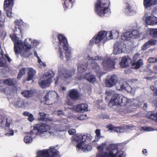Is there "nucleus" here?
Masks as SVG:
<instances>
[{
	"instance_id": "f3484780",
	"label": "nucleus",
	"mask_w": 157,
	"mask_h": 157,
	"mask_svg": "<svg viewBox=\"0 0 157 157\" xmlns=\"http://www.w3.org/2000/svg\"><path fill=\"white\" fill-rule=\"evenodd\" d=\"M121 96L118 94H115L112 97L111 100L109 101V105L111 106L114 105H120Z\"/></svg>"
},
{
	"instance_id": "5701e85b",
	"label": "nucleus",
	"mask_w": 157,
	"mask_h": 157,
	"mask_svg": "<svg viewBox=\"0 0 157 157\" xmlns=\"http://www.w3.org/2000/svg\"><path fill=\"white\" fill-rule=\"evenodd\" d=\"M146 22L149 25L157 24V17L155 16H149L146 19Z\"/></svg>"
},
{
	"instance_id": "7ed1b4c3",
	"label": "nucleus",
	"mask_w": 157,
	"mask_h": 157,
	"mask_svg": "<svg viewBox=\"0 0 157 157\" xmlns=\"http://www.w3.org/2000/svg\"><path fill=\"white\" fill-rule=\"evenodd\" d=\"M59 46L58 55L61 59H63L65 55L67 61L69 60L72 56L70 47H68L67 38L62 35H59L58 36Z\"/></svg>"
},
{
	"instance_id": "5fc2aeb1",
	"label": "nucleus",
	"mask_w": 157,
	"mask_h": 157,
	"mask_svg": "<svg viewBox=\"0 0 157 157\" xmlns=\"http://www.w3.org/2000/svg\"><path fill=\"white\" fill-rule=\"evenodd\" d=\"M114 91L112 90H109L105 92V94L108 96L112 95L113 94Z\"/></svg>"
},
{
	"instance_id": "dca6fc26",
	"label": "nucleus",
	"mask_w": 157,
	"mask_h": 157,
	"mask_svg": "<svg viewBox=\"0 0 157 157\" xmlns=\"http://www.w3.org/2000/svg\"><path fill=\"white\" fill-rule=\"evenodd\" d=\"M117 82V78L115 75L108 76L105 81V84L106 86L111 87L114 86Z\"/></svg>"
},
{
	"instance_id": "37998d69",
	"label": "nucleus",
	"mask_w": 157,
	"mask_h": 157,
	"mask_svg": "<svg viewBox=\"0 0 157 157\" xmlns=\"http://www.w3.org/2000/svg\"><path fill=\"white\" fill-rule=\"evenodd\" d=\"M25 73V68H22L21 69L20 71L17 78L18 79H20L21 78L22 76L24 75Z\"/></svg>"
},
{
	"instance_id": "c756f323",
	"label": "nucleus",
	"mask_w": 157,
	"mask_h": 157,
	"mask_svg": "<svg viewBox=\"0 0 157 157\" xmlns=\"http://www.w3.org/2000/svg\"><path fill=\"white\" fill-rule=\"evenodd\" d=\"M28 76L27 78V81H29L32 79L33 77L35 75L36 71L32 68H29L28 69Z\"/></svg>"
},
{
	"instance_id": "72a5a7b5",
	"label": "nucleus",
	"mask_w": 157,
	"mask_h": 157,
	"mask_svg": "<svg viewBox=\"0 0 157 157\" xmlns=\"http://www.w3.org/2000/svg\"><path fill=\"white\" fill-rule=\"evenodd\" d=\"M108 33L109 34L108 36L109 39L117 38L119 36V33L116 31L108 32Z\"/></svg>"
},
{
	"instance_id": "052dcab7",
	"label": "nucleus",
	"mask_w": 157,
	"mask_h": 157,
	"mask_svg": "<svg viewBox=\"0 0 157 157\" xmlns=\"http://www.w3.org/2000/svg\"><path fill=\"white\" fill-rule=\"evenodd\" d=\"M114 127H115L112 124H109L107 126V128H108L109 130L111 131H114Z\"/></svg>"
},
{
	"instance_id": "4be33fe9",
	"label": "nucleus",
	"mask_w": 157,
	"mask_h": 157,
	"mask_svg": "<svg viewBox=\"0 0 157 157\" xmlns=\"http://www.w3.org/2000/svg\"><path fill=\"white\" fill-rule=\"evenodd\" d=\"M156 40H155L151 39L145 43L141 47V49L143 51L146 50L147 49L150 47L151 46L155 45L156 42Z\"/></svg>"
},
{
	"instance_id": "774afa93",
	"label": "nucleus",
	"mask_w": 157,
	"mask_h": 157,
	"mask_svg": "<svg viewBox=\"0 0 157 157\" xmlns=\"http://www.w3.org/2000/svg\"><path fill=\"white\" fill-rule=\"evenodd\" d=\"M153 102L154 104L155 105L156 107H157V98Z\"/></svg>"
},
{
	"instance_id": "393cba45",
	"label": "nucleus",
	"mask_w": 157,
	"mask_h": 157,
	"mask_svg": "<svg viewBox=\"0 0 157 157\" xmlns=\"http://www.w3.org/2000/svg\"><path fill=\"white\" fill-rule=\"evenodd\" d=\"M69 95L70 98L73 99L77 100L79 97V94L76 89H71L69 91Z\"/></svg>"
},
{
	"instance_id": "bb28decb",
	"label": "nucleus",
	"mask_w": 157,
	"mask_h": 157,
	"mask_svg": "<svg viewBox=\"0 0 157 157\" xmlns=\"http://www.w3.org/2000/svg\"><path fill=\"white\" fill-rule=\"evenodd\" d=\"M156 0H144V5L145 8H148L156 4Z\"/></svg>"
},
{
	"instance_id": "6e6552de",
	"label": "nucleus",
	"mask_w": 157,
	"mask_h": 157,
	"mask_svg": "<svg viewBox=\"0 0 157 157\" xmlns=\"http://www.w3.org/2000/svg\"><path fill=\"white\" fill-rule=\"evenodd\" d=\"M45 103L47 105H52L58 100L56 93L55 91L49 92L44 97Z\"/></svg>"
},
{
	"instance_id": "6ab92c4d",
	"label": "nucleus",
	"mask_w": 157,
	"mask_h": 157,
	"mask_svg": "<svg viewBox=\"0 0 157 157\" xmlns=\"http://www.w3.org/2000/svg\"><path fill=\"white\" fill-rule=\"evenodd\" d=\"M132 62V60L130 58L124 56L122 58L121 61L119 63V64L122 68L127 67L129 66Z\"/></svg>"
},
{
	"instance_id": "bf43d9fd",
	"label": "nucleus",
	"mask_w": 157,
	"mask_h": 157,
	"mask_svg": "<svg viewBox=\"0 0 157 157\" xmlns=\"http://www.w3.org/2000/svg\"><path fill=\"white\" fill-rule=\"evenodd\" d=\"M28 117V120L30 122L32 121L34 119L33 116L32 114H30Z\"/></svg>"
},
{
	"instance_id": "c03bdc74",
	"label": "nucleus",
	"mask_w": 157,
	"mask_h": 157,
	"mask_svg": "<svg viewBox=\"0 0 157 157\" xmlns=\"http://www.w3.org/2000/svg\"><path fill=\"white\" fill-rule=\"evenodd\" d=\"M6 127H8L9 128V133L6 134V135L7 136H13L14 135V133L13 130L12 129V128L10 127L9 126H6Z\"/></svg>"
},
{
	"instance_id": "338daca9",
	"label": "nucleus",
	"mask_w": 157,
	"mask_h": 157,
	"mask_svg": "<svg viewBox=\"0 0 157 157\" xmlns=\"http://www.w3.org/2000/svg\"><path fill=\"white\" fill-rule=\"evenodd\" d=\"M34 55L35 56L37 57V60L40 59V58L37 55L36 52V51H34Z\"/></svg>"
},
{
	"instance_id": "8fccbe9b",
	"label": "nucleus",
	"mask_w": 157,
	"mask_h": 157,
	"mask_svg": "<svg viewBox=\"0 0 157 157\" xmlns=\"http://www.w3.org/2000/svg\"><path fill=\"white\" fill-rule=\"evenodd\" d=\"M148 60L149 62L150 63H154L157 62V58L151 57L149 58Z\"/></svg>"
},
{
	"instance_id": "ea45409f",
	"label": "nucleus",
	"mask_w": 157,
	"mask_h": 157,
	"mask_svg": "<svg viewBox=\"0 0 157 157\" xmlns=\"http://www.w3.org/2000/svg\"><path fill=\"white\" fill-rule=\"evenodd\" d=\"M119 111L121 115H124L128 113V110L127 108L124 107L122 108H120L119 109Z\"/></svg>"
},
{
	"instance_id": "e433bc0d",
	"label": "nucleus",
	"mask_w": 157,
	"mask_h": 157,
	"mask_svg": "<svg viewBox=\"0 0 157 157\" xmlns=\"http://www.w3.org/2000/svg\"><path fill=\"white\" fill-rule=\"evenodd\" d=\"M126 5L127 6L125 8V10H126V12L129 14L133 12V10H132V6L127 2L126 3Z\"/></svg>"
},
{
	"instance_id": "9d476101",
	"label": "nucleus",
	"mask_w": 157,
	"mask_h": 157,
	"mask_svg": "<svg viewBox=\"0 0 157 157\" xmlns=\"http://www.w3.org/2000/svg\"><path fill=\"white\" fill-rule=\"evenodd\" d=\"M139 32L137 30L132 32H128L123 33L121 36V39L123 40H130L131 38H137L140 36Z\"/></svg>"
},
{
	"instance_id": "39448f33",
	"label": "nucleus",
	"mask_w": 157,
	"mask_h": 157,
	"mask_svg": "<svg viewBox=\"0 0 157 157\" xmlns=\"http://www.w3.org/2000/svg\"><path fill=\"white\" fill-rule=\"evenodd\" d=\"M87 65L86 64H79L78 66V78L81 80L84 78L90 82L94 83L96 81V78L94 75L91 73H89L85 74L84 76H82V73L85 71L87 67Z\"/></svg>"
},
{
	"instance_id": "f03ea898",
	"label": "nucleus",
	"mask_w": 157,
	"mask_h": 157,
	"mask_svg": "<svg viewBox=\"0 0 157 157\" xmlns=\"http://www.w3.org/2000/svg\"><path fill=\"white\" fill-rule=\"evenodd\" d=\"M17 35L18 34L15 33V34H11L10 35V37L14 42V51L16 55L29 52V51L32 48L31 45L29 44V42H30L34 47L36 46L40 43V41L38 40L31 38L25 39L24 43H23L17 36L16 35Z\"/></svg>"
},
{
	"instance_id": "603ef678",
	"label": "nucleus",
	"mask_w": 157,
	"mask_h": 157,
	"mask_svg": "<svg viewBox=\"0 0 157 157\" xmlns=\"http://www.w3.org/2000/svg\"><path fill=\"white\" fill-rule=\"evenodd\" d=\"M95 132L96 133L95 139L93 141V143H94V142H97L98 141V129H97L95 130Z\"/></svg>"
},
{
	"instance_id": "cd10ccee",
	"label": "nucleus",
	"mask_w": 157,
	"mask_h": 157,
	"mask_svg": "<svg viewBox=\"0 0 157 157\" xmlns=\"http://www.w3.org/2000/svg\"><path fill=\"white\" fill-rule=\"evenodd\" d=\"M98 57L97 56L95 58L92 57L89 60V62L92 63L90 65L91 67L93 69H97L98 66Z\"/></svg>"
},
{
	"instance_id": "69168bd1",
	"label": "nucleus",
	"mask_w": 157,
	"mask_h": 157,
	"mask_svg": "<svg viewBox=\"0 0 157 157\" xmlns=\"http://www.w3.org/2000/svg\"><path fill=\"white\" fill-rule=\"evenodd\" d=\"M142 152L143 154H145L146 155H147V150L145 149H143Z\"/></svg>"
},
{
	"instance_id": "f8f14e48",
	"label": "nucleus",
	"mask_w": 157,
	"mask_h": 157,
	"mask_svg": "<svg viewBox=\"0 0 157 157\" xmlns=\"http://www.w3.org/2000/svg\"><path fill=\"white\" fill-rule=\"evenodd\" d=\"M115 60L109 57L103 60L101 64L105 68L107 69H112L115 67Z\"/></svg>"
},
{
	"instance_id": "58836bf2",
	"label": "nucleus",
	"mask_w": 157,
	"mask_h": 157,
	"mask_svg": "<svg viewBox=\"0 0 157 157\" xmlns=\"http://www.w3.org/2000/svg\"><path fill=\"white\" fill-rule=\"evenodd\" d=\"M33 92L31 91H25L21 93L22 95L26 98L29 97L33 95Z\"/></svg>"
},
{
	"instance_id": "9b49d317",
	"label": "nucleus",
	"mask_w": 157,
	"mask_h": 157,
	"mask_svg": "<svg viewBox=\"0 0 157 157\" xmlns=\"http://www.w3.org/2000/svg\"><path fill=\"white\" fill-rule=\"evenodd\" d=\"M13 4V0H5L4 2V9L7 15L10 17L12 16V8Z\"/></svg>"
},
{
	"instance_id": "09e8293b",
	"label": "nucleus",
	"mask_w": 157,
	"mask_h": 157,
	"mask_svg": "<svg viewBox=\"0 0 157 157\" xmlns=\"http://www.w3.org/2000/svg\"><path fill=\"white\" fill-rule=\"evenodd\" d=\"M78 119L80 120H84L87 119L86 115H81L78 117Z\"/></svg>"
},
{
	"instance_id": "13d9d810",
	"label": "nucleus",
	"mask_w": 157,
	"mask_h": 157,
	"mask_svg": "<svg viewBox=\"0 0 157 157\" xmlns=\"http://www.w3.org/2000/svg\"><path fill=\"white\" fill-rule=\"evenodd\" d=\"M58 121L63 123H67V119L63 118H62L60 120H58Z\"/></svg>"
},
{
	"instance_id": "a19ab883",
	"label": "nucleus",
	"mask_w": 157,
	"mask_h": 157,
	"mask_svg": "<svg viewBox=\"0 0 157 157\" xmlns=\"http://www.w3.org/2000/svg\"><path fill=\"white\" fill-rule=\"evenodd\" d=\"M64 5L66 8H70L71 7L72 5H71L72 0H64ZM74 2V1H72Z\"/></svg>"
},
{
	"instance_id": "2f4dec72",
	"label": "nucleus",
	"mask_w": 157,
	"mask_h": 157,
	"mask_svg": "<svg viewBox=\"0 0 157 157\" xmlns=\"http://www.w3.org/2000/svg\"><path fill=\"white\" fill-rule=\"evenodd\" d=\"M3 83L6 85L11 86L16 84L17 81L14 78H9L4 80Z\"/></svg>"
},
{
	"instance_id": "4d7b16f0",
	"label": "nucleus",
	"mask_w": 157,
	"mask_h": 157,
	"mask_svg": "<svg viewBox=\"0 0 157 157\" xmlns=\"http://www.w3.org/2000/svg\"><path fill=\"white\" fill-rule=\"evenodd\" d=\"M122 129V128L120 127H115L114 131L117 132H120Z\"/></svg>"
},
{
	"instance_id": "e2e57ef3",
	"label": "nucleus",
	"mask_w": 157,
	"mask_h": 157,
	"mask_svg": "<svg viewBox=\"0 0 157 157\" xmlns=\"http://www.w3.org/2000/svg\"><path fill=\"white\" fill-rule=\"evenodd\" d=\"M145 78L147 80H152L153 78L155 79L156 76H153L152 77H147Z\"/></svg>"
},
{
	"instance_id": "1a4fd4ad",
	"label": "nucleus",
	"mask_w": 157,
	"mask_h": 157,
	"mask_svg": "<svg viewBox=\"0 0 157 157\" xmlns=\"http://www.w3.org/2000/svg\"><path fill=\"white\" fill-rule=\"evenodd\" d=\"M107 143H104L101 144V145H99V150L101 151H103L104 148L106 147L107 151L109 152H101L100 155H99V157H115V156L112 152V150L109 147H110V144L108 147H106Z\"/></svg>"
},
{
	"instance_id": "de8ad7c7",
	"label": "nucleus",
	"mask_w": 157,
	"mask_h": 157,
	"mask_svg": "<svg viewBox=\"0 0 157 157\" xmlns=\"http://www.w3.org/2000/svg\"><path fill=\"white\" fill-rule=\"evenodd\" d=\"M151 88L153 91L154 95L157 96V88H155L154 86H151Z\"/></svg>"
},
{
	"instance_id": "aec40b11",
	"label": "nucleus",
	"mask_w": 157,
	"mask_h": 157,
	"mask_svg": "<svg viewBox=\"0 0 157 157\" xmlns=\"http://www.w3.org/2000/svg\"><path fill=\"white\" fill-rule=\"evenodd\" d=\"M58 71L60 74H63V76L65 78H67L70 77L74 74V72H71L69 71H67L63 68L62 66H59L58 68Z\"/></svg>"
},
{
	"instance_id": "c85d7f7f",
	"label": "nucleus",
	"mask_w": 157,
	"mask_h": 157,
	"mask_svg": "<svg viewBox=\"0 0 157 157\" xmlns=\"http://www.w3.org/2000/svg\"><path fill=\"white\" fill-rule=\"evenodd\" d=\"M146 116L147 118L157 122V112L154 113V112H149Z\"/></svg>"
},
{
	"instance_id": "6e6d98bb",
	"label": "nucleus",
	"mask_w": 157,
	"mask_h": 157,
	"mask_svg": "<svg viewBox=\"0 0 157 157\" xmlns=\"http://www.w3.org/2000/svg\"><path fill=\"white\" fill-rule=\"evenodd\" d=\"M68 132L69 134L72 135L76 132V131L74 129H70L68 130Z\"/></svg>"
},
{
	"instance_id": "0e129e2a",
	"label": "nucleus",
	"mask_w": 157,
	"mask_h": 157,
	"mask_svg": "<svg viewBox=\"0 0 157 157\" xmlns=\"http://www.w3.org/2000/svg\"><path fill=\"white\" fill-rule=\"evenodd\" d=\"M23 114L25 116H27L28 117L29 115L31 114V113H29L27 112H25L23 113Z\"/></svg>"
},
{
	"instance_id": "864d4df0",
	"label": "nucleus",
	"mask_w": 157,
	"mask_h": 157,
	"mask_svg": "<svg viewBox=\"0 0 157 157\" xmlns=\"http://www.w3.org/2000/svg\"><path fill=\"white\" fill-rule=\"evenodd\" d=\"M98 1H97L95 4L94 10H95V13H96L97 14H98Z\"/></svg>"
},
{
	"instance_id": "b1692460",
	"label": "nucleus",
	"mask_w": 157,
	"mask_h": 157,
	"mask_svg": "<svg viewBox=\"0 0 157 157\" xmlns=\"http://www.w3.org/2000/svg\"><path fill=\"white\" fill-rule=\"evenodd\" d=\"M16 26V29L14 30L15 32H18V34L21 33L22 32V28L23 27V22L19 21H17L15 22Z\"/></svg>"
},
{
	"instance_id": "f704fd0d",
	"label": "nucleus",
	"mask_w": 157,
	"mask_h": 157,
	"mask_svg": "<svg viewBox=\"0 0 157 157\" xmlns=\"http://www.w3.org/2000/svg\"><path fill=\"white\" fill-rule=\"evenodd\" d=\"M121 99L120 102V105L121 106H125L128 102V99L124 97L121 96Z\"/></svg>"
},
{
	"instance_id": "2eb2a0df",
	"label": "nucleus",
	"mask_w": 157,
	"mask_h": 157,
	"mask_svg": "<svg viewBox=\"0 0 157 157\" xmlns=\"http://www.w3.org/2000/svg\"><path fill=\"white\" fill-rule=\"evenodd\" d=\"M109 147L112 149V152L115 155V157H125L124 151L121 150L118 151V148L116 144H110Z\"/></svg>"
},
{
	"instance_id": "3c124183",
	"label": "nucleus",
	"mask_w": 157,
	"mask_h": 157,
	"mask_svg": "<svg viewBox=\"0 0 157 157\" xmlns=\"http://www.w3.org/2000/svg\"><path fill=\"white\" fill-rule=\"evenodd\" d=\"M132 88L129 85L127 84L125 87V89L124 90L128 92H130L132 91Z\"/></svg>"
},
{
	"instance_id": "f257e3e1",
	"label": "nucleus",
	"mask_w": 157,
	"mask_h": 157,
	"mask_svg": "<svg viewBox=\"0 0 157 157\" xmlns=\"http://www.w3.org/2000/svg\"><path fill=\"white\" fill-rule=\"evenodd\" d=\"M58 127L55 128L52 130V131H49L52 129L50 125L45 123L36 124L34 128L28 132L27 135L25 137L24 141L26 144L31 143L32 142L33 139L36 137L37 135L40 136L43 138H46L50 136H56L58 132L64 131L67 129L66 126H62L60 128Z\"/></svg>"
},
{
	"instance_id": "4468645a",
	"label": "nucleus",
	"mask_w": 157,
	"mask_h": 157,
	"mask_svg": "<svg viewBox=\"0 0 157 157\" xmlns=\"http://www.w3.org/2000/svg\"><path fill=\"white\" fill-rule=\"evenodd\" d=\"M9 101L16 108L24 107L27 105V103H24L23 100L20 98L11 99L9 100Z\"/></svg>"
},
{
	"instance_id": "ddd939ff",
	"label": "nucleus",
	"mask_w": 157,
	"mask_h": 157,
	"mask_svg": "<svg viewBox=\"0 0 157 157\" xmlns=\"http://www.w3.org/2000/svg\"><path fill=\"white\" fill-rule=\"evenodd\" d=\"M0 126L3 127L4 126H9L12 128L13 126L12 119L10 117L6 118L2 115H0Z\"/></svg>"
},
{
	"instance_id": "c9c22d12",
	"label": "nucleus",
	"mask_w": 157,
	"mask_h": 157,
	"mask_svg": "<svg viewBox=\"0 0 157 157\" xmlns=\"http://www.w3.org/2000/svg\"><path fill=\"white\" fill-rule=\"evenodd\" d=\"M150 35L152 37L157 38V29H151Z\"/></svg>"
},
{
	"instance_id": "423d86ee",
	"label": "nucleus",
	"mask_w": 157,
	"mask_h": 157,
	"mask_svg": "<svg viewBox=\"0 0 157 157\" xmlns=\"http://www.w3.org/2000/svg\"><path fill=\"white\" fill-rule=\"evenodd\" d=\"M110 4L109 0H99V16L107 17L110 15Z\"/></svg>"
},
{
	"instance_id": "a18cd8bd",
	"label": "nucleus",
	"mask_w": 157,
	"mask_h": 157,
	"mask_svg": "<svg viewBox=\"0 0 157 157\" xmlns=\"http://www.w3.org/2000/svg\"><path fill=\"white\" fill-rule=\"evenodd\" d=\"M38 62L39 63V65L40 68L43 67H45L46 65L45 63L44 62H42L40 58L38 60Z\"/></svg>"
},
{
	"instance_id": "a211bd4d",
	"label": "nucleus",
	"mask_w": 157,
	"mask_h": 157,
	"mask_svg": "<svg viewBox=\"0 0 157 157\" xmlns=\"http://www.w3.org/2000/svg\"><path fill=\"white\" fill-rule=\"evenodd\" d=\"M0 54L2 56L0 58V66L4 67L6 65V58L7 59L9 62H11V60L7 55H5L4 56L5 57H4V53L2 49L1 50Z\"/></svg>"
},
{
	"instance_id": "7c9ffc66",
	"label": "nucleus",
	"mask_w": 157,
	"mask_h": 157,
	"mask_svg": "<svg viewBox=\"0 0 157 157\" xmlns=\"http://www.w3.org/2000/svg\"><path fill=\"white\" fill-rule=\"evenodd\" d=\"M143 64V60L140 59L137 61L133 63L132 64V66L135 69H138L141 67Z\"/></svg>"
},
{
	"instance_id": "680f3d73",
	"label": "nucleus",
	"mask_w": 157,
	"mask_h": 157,
	"mask_svg": "<svg viewBox=\"0 0 157 157\" xmlns=\"http://www.w3.org/2000/svg\"><path fill=\"white\" fill-rule=\"evenodd\" d=\"M140 54L138 53H136L133 56V59L134 61L136 60L139 57Z\"/></svg>"
},
{
	"instance_id": "20e7f679",
	"label": "nucleus",
	"mask_w": 157,
	"mask_h": 157,
	"mask_svg": "<svg viewBox=\"0 0 157 157\" xmlns=\"http://www.w3.org/2000/svg\"><path fill=\"white\" fill-rule=\"evenodd\" d=\"M92 138V137L90 134L87 135H76L73 136L72 139L78 142L76 145L77 148L86 152L90 151L92 149L91 145L87 144L91 141Z\"/></svg>"
},
{
	"instance_id": "4c0bfd02",
	"label": "nucleus",
	"mask_w": 157,
	"mask_h": 157,
	"mask_svg": "<svg viewBox=\"0 0 157 157\" xmlns=\"http://www.w3.org/2000/svg\"><path fill=\"white\" fill-rule=\"evenodd\" d=\"M98 43V33L96 34L90 41V44L93 45Z\"/></svg>"
},
{
	"instance_id": "0eeeda50",
	"label": "nucleus",
	"mask_w": 157,
	"mask_h": 157,
	"mask_svg": "<svg viewBox=\"0 0 157 157\" xmlns=\"http://www.w3.org/2000/svg\"><path fill=\"white\" fill-rule=\"evenodd\" d=\"M53 78V76L48 71L44 74L40 78L38 83L39 85L42 88H45L49 86L51 79Z\"/></svg>"
},
{
	"instance_id": "473e14b6",
	"label": "nucleus",
	"mask_w": 157,
	"mask_h": 157,
	"mask_svg": "<svg viewBox=\"0 0 157 157\" xmlns=\"http://www.w3.org/2000/svg\"><path fill=\"white\" fill-rule=\"evenodd\" d=\"M122 42H116L114 46V50L113 51V53L115 55H117L119 53V51H116V50L119 49L121 48V44Z\"/></svg>"
},
{
	"instance_id": "a878e982",
	"label": "nucleus",
	"mask_w": 157,
	"mask_h": 157,
	"mask_svg": "<svg viewBox=\"0 0 157 157\" xmlns=\"http://www.w3.org/2000/svg\"><path fill=\"white\" fill-rule=\"evenodd\" d=\"M88 105L86 104L78 105L76 108V110L78 112H84L87 110Z\"/></svg>"
},
{
	"instance_id": "412c9836",
	"label": "nucleus",
	"mask_w": 157,
	"mask_h": 157,
	"mask_svg": "<svg viewBox=\"0 0 157 157\" xmlns=\"http://www.w3.org/2000/svg\"><path fill=\"white\" fill-rule=\"evenodd\" d=\"M108 33L106 31H101L99 32V44H100V42L102 40V43L104 44L108 40H109V38H107L106 36L107 34Z\"/></svg>"
},
{
	"instance_id": "79ce46f5",
	"label": "nucleus",
	"mask_w": 157,
	"mask_h": 157,
	"mask_svg": "<svg viewBox=\"0 0 157 157\" xmlns=\"http://www.w3.org/2000/svg\"><path fill=\"white\" fill-rule=\"evenodd\" d=\"M39 115L40 117L38 118V120L41 121H46V119L45 118L46 116V114H45L44 113L40 112L39 113Z\"/></svg>"
},
{
	"instance_id": "49530a36",
	"label": "nucleus",
	"mask_w": 157,
	"mask_h": 157,
	"mask_svg": "<svg viewBox=\"0 0 157 157\" xmlns=\"http://www.w3.org/2000/svg\"><path fill=\"white\" fill-rule=\"evenodd\" d=\"M127 84L125 82L122 83L121 85H120L119 90H124Z\"/></svg>"
}]
</instances>
